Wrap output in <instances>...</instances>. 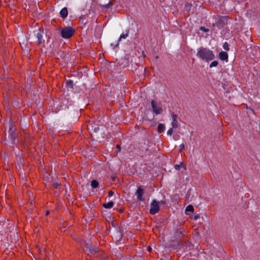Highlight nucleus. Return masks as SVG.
I'll list each match as a JSON object with an SVG mask.
<instances>
[{
  "instance_id": "aec40b11",
  "label": "nucleus",
  "mask_w": 260,
  "mask_h": 260,
  "mask_svg": "<svg viewBox=\"0 0 260 260\" xmlns=\"http://www.w3.org/2000/svg\"><path fill=\"white\" fill-rule=\"evenodd\" d=\"M200 29L201 30H202V31L205 32H208L209 31V29L208 28H205L204 26H201L200 27Z\"/></svg>"
},
{
  "instance_id": "9b49d317",
  "label": "nucleus",
  "mask_w": 260,
  "mask_h": 260,
  "mask_svg": "<svg viewBox=\"0 0 260 260\" xmlns=\"http://www.w3.org/2000/svg\"><path fill=\"white\" fill-rule=\"evenodd\" d=\"M165 129V126L164 124L159 123L157 127V131L159 133H161Z\"/></svg>"
},
{
  "instance_id": "f257e3e1",
  "label": "nucleus",
  "mask_w": 260,
  "mask_h": 260,
  "mask_svg": "<svg viewBox=\"0 0 260 260\" xmlns=\"http://www.w3.org/2000/svg\"><path fill=\"white\" fill-rule=\"evenodd\" d=\"M197 56L206 62L214 59L215 57L212 51L204 47H201L198 49Z\"/></svg>"
},
{
  "instance_id": "6ab92c4d",
  "label": "nucleus",
  "mask_w": 260,
  "mask_h": 260,
  "mask_svg": "<svg viewBox=\"0 0 260 260\" xmlns=\"http://www.w3.org/2000/svg\"><path fill=\"white\" fill-rule=\"evenodd\" d=\"M223 48L224 50L226 51L229 50V45L227 42H225L223 44Z\"/></svg>"
},
{
  "instance_id": "cd10ccee",
  "label": "nucleus",
  "mask_w": 260,
  "mask_h": 260,
  "mask_svg": "<svg viewBox=\"0 0 260 260\" xmlns=\"http://www.w3.org/2000/svg\"><path fill=\"white\" fill-rule=\"evenodd\" d=\"M53 186L55 188H57L58 186H59V184H58L57 183H54Z\"/></svg>"
},
{
  "instance_id": "a878e982",
  "label": "nucleus",
  "mask_w": 260,
  "mask_h": 260,
  "mask_svg": "<svg viewBox=\"0 0 260 260\" xmlns=\"http://www.w3.org/2000/svg\"><path fill=\"white\" fill-rule=\"evenodd\" d=\"M116 147L117 149V152H119L121 150L120 146L119 145H117Z\"/></svg>"
},
{
  "instance_id": "c756f323",
  "label": "nucleus",
  "mask_w": 260,
  "mask_h": 260,
  "mask_svg": "<svg viewBox=\"0 0 260 260\" xmlns=\"http://www.w3.org/2000/svg\"><path fill=\"white\" fill-rule=\"evenodd\" d=\"M67 84H70L72 83V82L71 81H68L67 82Z\"/></svg>"
},
{
  "instance_id": "4468645a",
  "label": "nucleus",
  "mask_w": 260,
  "mask_h": 260,
  "mask_svg": "<svg viewBox=\"0 0 260 260\" xmlns=\"http://www.w3.org/2000/svg\"><path fill=\"white\" fill-rule=\"evenodd\" d=\"M128 30H127L125 34H123L120 35V37L118 40V41H120L121 39H125L128 36Z\"/></svg>"
},
{
  "instance_id": "72a5a7b5",
  "label": "nucleus",
  "mask_w": 260,
  "mask_h": 260,
  "mask_svg": "<svg viewBox=\"0 0 260 260\" xmlns=\"http://www.w3.org/2000/svg\"><path fill=\"white\" fill-rule=\"evenodd\" d=\"M147 249H148L149 251H150V250L151 249V247H148Z\"/></svg>"
},
{
  "instance_id": "4be33fe9",
  "label": "nucleus",
  "mask_w": 260,
  "mask_h": 260,
  "mask_svg": "<svg viewBox=\"0 0 260 260\" xmlns=\"http://www.w3.org/2000/svg\"><path fill=\"white\" fill-rule=\"evenodd\" d=\"M177 234L178 235H183V231L181 229H179L177 231Z\"/></svg>"
},
{
  "instance_id": "b1692460",
  "label": "nucleus",
  "mask_w": 260,
  "mask_h": 260,
  "mask_svg": "<svg viewBox=\"0 0 260 260\" xmlns=\"http://www.w3.org/2000/svg\"><path fill=\"white\" fill-rule=\"evenodd\" d=\"M184 148V145L183 144H181L179 146V152H181Z\"/></svg>"
},
{
  "instance_id": "9d476101",
  "label": "nucleus",
  "mask_w": 260,
  "mask_h": 260,
  "mask_svg": "<svg viewBox=\"0 0 260 260\" xmlns=\"http://www.w3.org/2000/svg\"><path fill=\"white\" fill-rule=\"evenodd\" d=\"M194 211V208L193 207L192 205H189L188 206H187V207L186 208L185 210V213L187 214V213L188 212H193Z\"/></svg>"
},
{
  "instance_id": "f3484780",
  "label": "nucleus",
  "mask_w": 260,
  "mask_h": 260,
  "mask_svg": "<svg viewBox=\"0 0 260 260\" xmlns=\"http://www.w3.org/2000/svg\"><path fill=\"white\" fill-rule=\"evenodd\" d=\"M113 5V1H110L108 4L106 5H104V7L105 8H110Z\"/></svg>"
},
{
  "instance_id": "f03ea898",
  "label": "nucleus",
  "mask_w": 260,
  "mask_h": 260,
  "mask_svg": "<svg viewBox=\"0 0 260 260\" xmlns=\"http://www.w3.org/2000/svg\"><path fill=\"white\" fill-rule=\"evenodd\" d=\"M75 32V30L74 28L68 26L61 29L60 35L64 39H69L74 35Z\"/></svg>"
},
{
  "instance_id": "1a4fd4ad",
  "label": "nucleus",
  "mask_w": 260,
  "mask_h": 260,
  "mask_svg": "<svg viewBox=\"0 0 260 260\" xmlns=\"http://www.w3.org/2000/svg\"><path fill=\"white\" fill-rule=\"evenodd\" d=\"M114 206V203L112 201H110L107 203H104L103 206L106 209L112 208Z\"/></svg>"
},
{
  "instance_id": "0eeeda50",
  "label": "nucleus",
  "mask_w": 260,
  "mask_h": 260,
  "mask_svg": "<svg viewBox=\"0 0 260 260\" xmlns=\"http://www.w3.org/2000/svg\"><path fill=\"white\" fill-rule=\"evenodd\" d=\"M219 58L222 60H227L228 54L226 52L221 51L219 53Z\"/></svg>"
},
{
  "instance_id": "2f4dec72",
  "label": "nucleus",
  "mask_w": 260,
  "mask_h": 260,
  "mask_svg": "<svg viewBox=\"0 0 260 260\" xmlns=\"http://www.w3.org/2000/svg\"><path fill=\"white\" fill-rule=\"evenodd\" d=\"M49 211H46V215H47H47H49Z\"/></svg>"
},
{
  "instance_id": "423d86ee",
  "label": "nucleus",
  "mask_w": 260,
  "mask_h": 260,
  "mask_svg": "<svg viewBox=\"0 0 260 260\" xmlns=\"http://www.w3.org/2000/svg\"><path fill=\"white\" fill-rule=\"evenodd\" d=\"M144 194V189L141 187L139 186L136 192V194L137 195V200L139 201H143L144 199L142 196Z\"/></svg>"
},
{
  "instance_id": "39448f33",
  "label": "nucleus",
  "mask_w": 260,
  "mask_h": 260,
  "mask_svg": "<svg viewBox=\"0 0 260 260\" xmlns=\"http://www.w3.org/2000/svg\"><path fill=\"white\" fill-rule=\"evenodd\" d=\"M151 105L152 108L153 112L156 115L159 114L162 112V108L160 107L157 106V102L155 100L151 101Z\"/></svg>"
},
{
  "instance_id": "7ed1b4c3",
  "label": "nucleus",
  "mask_w": 260,
  "mask_h": 260,
  "mask_svg": "<svg viewBox=\"0 0 260 260\" xmlns=\"http://www.w3.org/2000/svg\"><path fill=\"white\" fill-rule=\"evenodd\" d=\"M229 19L228 16H220L216 22V26L219 28L223 27L228 23Z\"/></svg>"
},
{
  "instance_id": "393cba45",
  "label": "nucleus",
  "mask_w": 260,
  "mask_h": 260,
  "mask_svg": "<svg viewBox=\"0 0 260 260\" xmlns=\"http://www.w3.org/2000/svg\"><path fill=\"white\" fill-rule=\"evenodd\" d=\"M114 194V192L112 190H110L109 192H108V197H110L111 196H112Z\"/></svg>"
},
{
  "instance_id": "c85d7f7f",
  "label": "nucleus",
  "mask_w": 260,
  "mask_h": 260,
  "mask_svg": "<svg viewBox=\"0 0 260 260\" xmlns=\"http://www.w3.org/2000/svg\"><path fill=\"white\" fill-rule=\"evenodd\" d=\"M175 167L176 169H177V170H178L180 168L179 165H176Z\"/></svg>"
},
{
  "instance_id": "7c9ffc66",
  "label": "nucleus",
  "mask_w": 260,
  "mask_h": 260,
  "mask_svg": "<svg viewBox=\"0 0 260 260\" xmlns=\"http://www.w3.org/2000/svg\"><path fill=\"white\" fill-rule=\"evenodd\" d=\"M15 136V134H14V135L12 134H11V137H12L13 139H14V140H15V138H14Z\"/></svg>"
},
{
  "instance_id": "20e7f679",
  "label": "nucleus",
  "mask_w": 260,
  "mask_h": 260,
  "mask_svg": "<svg viewBox=\"0 0 260 260\" xmlns=\"http://www.w3.org/2000/svg\"><path fill=\"white\" fill-rule=\"evenodd\" d=\"M159 210L158 202L155 200H153L150 204V209L149 212L151 214H155Z\"/></svg>"
},
{
  "instance_id": "dca6fc26",
  "label": "nucleus",
  "mask_w": 260,
  "mask_h": 260,
  "mask_svg": "<svg viewBox=\"0 0 260 260\" xmlns=\"http://www.w3.org/2000/svg\"><path fill=\"white\" fill-rule=\"evenodd\" d=\"M218 64V62L217 61H213L210 64V68H213L214 67H216Z\"/></svg>"
},
{
  "instance_id": "a211bd4d",
  "label": "nucleus",
  "mask_w": 260,
  "mask_h": 260,
  "mask_svg": "<svg viewBox=\"0 0 260 260\" xmlns=\"http://www.w3.org/2000/svg\"><path fill=\"white\" fill-rule=\"evenodd\" d=\"M171 116H172V120H177V115L175 113L172 112L171 113Z\"/></svg>"
},
{
  "instance_id": "473e14b6",
  "label": "nucleus",
  "mask_w": 260,
  "mask_h": 260,
  "mask_svg": "<svg viewBox=\"0 0 260 260\" xmlns=\"http://www.w3.org/2000/svg\"><path fill=\"white\" fill-rule=\"evenodd\" d=\"M159 203L162 204H165V202L163 201H160Z\"/></svg>"
},
{
  "instance_id": "f8f14e48",
  "label": "nucleus",
  "mask_w": 260,
  "mask_h": 260,
  "mask_svg": "<svg viewBox=\"0 0 260 260\" xmlns=\"http://www.w3.org/2000/svg\"><path fill=\"white\" fill-rule=\"evenodd\" d=\"M171 125L173 128H177L179 127V123L177 120H172Z\"/></svg>"
},
{
  "instance_id": "5701e85b",
  "label": "nucleus",
  "mask_w": 260,
  "mask_h": 260,
  "mask_svg": "<svg viewBox=\"0 0 260 260\" xmlns=\"http://www.w3.org/2000/svg\"><path fill=\"white\" fill-rule=\"evenodd\" d=\"M173 134V128H170L167 132V134L168 135L171 136Z\"/></svg>"
},
{
  "instance_id": "bb28decb",
  "label": "nucleus",
  "mask_w": 260,
  "mask_h": 260,
  "mask_svg": "<svg viewBox=\"0 0 260 260\" xmlns=\"http://www.w3.org/2000/svg\"><path fill=\"white\" fill-rule=\"evenodd\" d=\"M99 129H100V128H99V127H98V126L95 127L94 128V132L96 133V132H97L98 131H99Z\"/></svg>"
},
{
  "instance_id": "412c9836",
  "label": "nucleus",
  "mask_w": 260,
  "mask_h": 260,
  "mask_svg": "<svg viewBox=\"0 0 260 260\" xmlns=\"http://www.w3.org/2000/svg\"><path fill=\"white\" fill-rule=\"evenodd\" d=\"M191 219L194 220H197L200 218V215L199 214L195 215L194 216H192L191 217Z\"/></svg>"
},
{
  "instance_id": "2eb2a0df",
  "label": "nucleus",
  "mask_w": 260,
  "mask_h": 260,
  "mask_svg": "<svg viewBox=\"0 0 260 260\" xmlns=\"http://www.w3.org/2000/svg\"><path fill=\"white\" fill-rule=\"evenodd\" d=\"M37 38H38V40L39 44H41L42 43V35H41V33L38 32L37 34Z\"/></svg>"
},
{
  "instance_id": "6e6552de",
  "label": "nucleus",
  "mask_w": 260,
  "mask_h": 260,
  "mask_svg": "<svg viewBox=\"0 0 260 260\" xmlns=\"http://www.w3.org/2000/svg\"><path fill=\"white\" fill-rule=\"evenodd\" d=\"M60 15L62 18H65L68 16V12L66 7H64L61 10Z\"/></svg>"
},
{
  "instance_id": "ddd939ff",
  "label": "nucleus",
  "mask_w": 260,
  "mask_h": 260,
  "mask_svg": "<svg viewBox=\"0 0 260 260\" xmlns=\"http://www.w3.org/2000/svg\"><path fill=\"white\" fill-rule=\"evenodd\" d=\"M99 182L95 180H93L91 182V186L93 188H96L99 186Z\"/></svg>"
}]
</instances>
